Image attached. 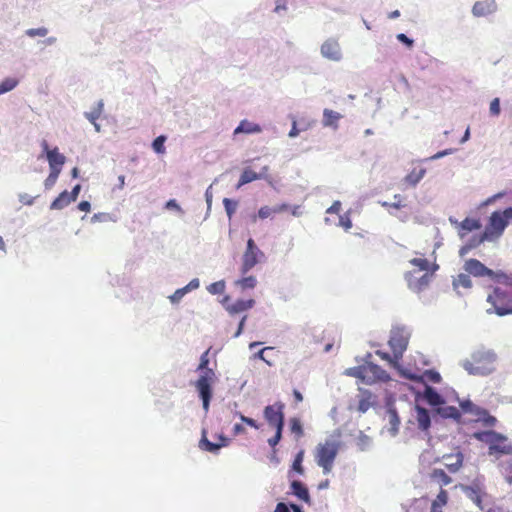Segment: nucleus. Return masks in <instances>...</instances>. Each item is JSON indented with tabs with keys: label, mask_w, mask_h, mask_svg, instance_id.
I'll use <instances>...</instances> for the list:
<instances>
[{
	"label": "nucleus",
	"mask_w": 512,
	"mask_h": 512,
	"mask_svg": "<svg viewBox=\"0 0 512 512\" xmlns=\"http://www.w3.org/2000/svg\"><path fill=\"white\" fill-rule=\"evenodd\" d=\"M498 356L492 349L479 348L472 352L470 359L461 362L469 375L488 376L496 371Z\"/></svg>",
	"instance_id": "obj_1"
},
{
	"label": "nucleus",
	"mask_w": 512,
	"mask_h": 512,
	"mask_svg": "<svg viewBox=\"0 0 512 512\" xmlns=\"http://www.w3.org/2000/svg\"><path fill=\"white\" fill-rule=\"evenodd\" d=\"M208 364V351H206L200 357L198 370L201 371L202 374L195 383V387L198 391L199 397L202 400V405L205 412H208L209 410L210 400L212 397L211 386L215 380V372L208 368Z\"/></svg>",
	"instance_id": "obj_2"
},
{
	"label": "nucleus",
	"mask_w": 512,
	"mask_h": 512,
	"mask_svg": "<svg viewBox=\"0 0 512 512\" xmlns=\"http://www.w3.org/2000/svg\"><path fill=\"white\" fill-rule=\"evenodd\" d=\"M340 445V441L329 438L316 446L314 457L317 465L322 468L323 474L327 475L332 471Z\"/></svg>",
	"instance_id": "obj_3"
},
{
	"label": "nucleus",
	"mask_w": 512,
	"mask_h": 512,
	"mask_svg": "<svg viewBox=\"0 0 512 512\" xmlns=\"http://www.w3.org/2000/svg\"><path fill=\"white\" fill-rule=\"evenodd\" d=\"M410 263L415 266L417 269L413 271H408L405 275L408 286L411 290L415 292H419L426 288L430 281V275L425 272L421 276L417 274L422 271H427L428 261L423 258H414L410 260Z\"/></svg>",
	"instance_id": "obj_4"
},
{
	"label": "nucleus",
	"mask_w": 512,
	"mask_h": 512,
	"mask_svg": "<svg viewBox=\"0 0 512 512\" xmlns=\"http://www.w3.org/2000/svg\"><path fill=\"white\" fill-rule=\"evenodd\" d=\"M507 225L508 221L505 218L503 212H493L490 216L489 224L486 226L484 234L480 239V242L498 238L501 236Z\"/></svg>",
	"instance_id": "obj_5"
},
{
	"label": "nucleus",
	"mask_w": 512,
	"mask_h": 512,
	"mask_svg": "<svg viewBox=\"0 0 512 512\" xmlns=\"http://www.w3.org/2000/svg\"><path fill=\"white\" fill-rule=\"evenodd\" d=\"M508 294L503 289L496 287L493 292L488 295L487 302L491 305L487 308L488 314L496 313L498 316H505L512 313V308L504 307L503 304L507 300Z\"/></svg>",
	"instance_id": "obj_6"
},
{
	"label": "nucleus",
	"mask_w": 512,
	"mask_h": 512,
	"mask_svg": "<svg viewBox=\"0 0 512 512\" xmlns=\"http://www.w3.org/2000/svg\"><path fill=\"white\" fill-rule=\"evenodd\" d=\"M409 337L410 333L405 327H396L392 329L389 345L393 351L395 360L402 357L407 348Z\"/></svg>",
	"instance_id": "obj_7"
},
{
	"label": "nucleus",
	"mask_w": 512,
	"mask_h": 512,
	"mask_svg": "<svg viewBox=\"0 0 512 512\" xmlns=\"http://www.w3.org/2000/svg\"><path fill=\"white\" fill-rule=\"evenodd\" d=\"M320 55L331 62H340L343 59V50L339 40L329 37L320 46Z\"/></svg>",
	"instance_id": "obj_8"
},
{
	"label": "nucleus",
	"mask_w": 512,
	"mask_h": 512,
	"mask_svg": "<svg viewBox=\"0 0 512 512\" xmlns=\"http://www.w3.org/2000/svg\"><path fill=\"white\" fill-rule=\"evenodd\" d=\"M284 404L277 402L273 405H268L264 409V417L269 425L280 429L284 427Z\"/></svg>",
	"instance_id": "obj_9"
},
{
	"label": "nucleus",
	"mask_w": 512,
	"mask_h": 512,
	"mask_svg": "<svg viewBox=\"0 0 512 512\" xmlns=\"http://www.w3.org/2000/svg\"><path fill=\"white\" fill-rule=\"evenodd\" d=\"M359 377H361L367 383L375 380L386 381L389 378L386 371L376 364H369L368 366L364 367L360 371Z\"/></svg>",
	"instance_id": "obj_10"
},
{
	"label": "nucleus",
	"mask_w": 512,
	"mask_h": 512,
	"mask_svg": "<svg viewBox=\"0 0 512 512\" xmlns=\"http://www.w3.org/2000/svg\"><path fill=\"white\" fill-rule=\"evenodd\" d=\"M265 254L261 250L245 251L242 256L240 271L242 274L249 272L255 265L264 261Z\"/></svg>",
	"instance_id": "obj_11"
},
{
	"label": "nucleus",
	"mask_w": 512,
	"mask_h": 512,
	"mask_svg": "<svg viewBox=\"0 0 512 512\" xmlns=\"http://www.w3.org/2000/svg\"><path fill=\"white\" fill-rule=\"evenodd\" d=\"M464 270L474 277H484L493 274V270L486 267L477 259H469L464 264Z\"/></svg>",
	"instance_id": "obj_12"
},
{
	"label": "nucleus",
	"mask_w": 512,
	"mask_h": 512,
	"mask_svg": "<svg viewBox=\"0 0 512 512\" xmlns=\"http://www.w3.org/2000/svg\"><path fill=\"white\" fill-rule=\"evenodd\" d=\"M385 419L388 421L391 436H396L399 431L400 426V418L398 416L397 410L395 409L392 402H387V411Z\"/></svg>",
	"instance_id": "obj_13"
},
{
	"label": "nucleus",
	"mask_w": 512,
	"mask_h": 512,
	"mask_svg": "<svg viewBox=\"0 0 512 512\" xmlns=\"http://www.w3.org/2000/svg\"><path fill=\"white\" fill-rule=\"evenodd\" d=\"M496 9L497 4L494 0H483L474 4L472 13L474 16L482 17L494 13Z\"/></svg>",
	"instance_id": "obj_14"
},
{
	"label": "nucleus",
	"mask_w": 512,
	"mask_h": 512,
	"mask_svg": "<svg viewBox=\"0 0 512 512\" xmlns=\"http://www.w3.org/2000/svg\"><path fill=\"white\" fill-rule=\"evenodd\" d=\"M474 437L477 440L488 444L489 447L494 443H500L506 440L505 436L492 430L476 432L474 433Z\"/></svg>",
	"instance_id": "obj_15"
},
{
	"label": "nucleus",
	"mask_w": 512,
	"mask_h": 512,
	"mask_svg": "<svg viewBox=\"0 0 512 512\" xmlns=\"http://www.w3.org/2000/svg\"><path fill=\"white\" fill-rule=\"evenodd\" d=\"M218 438L221 443L210 442L205 436V431H203L202 439L200 440V447L211 453H217L221 447L227 446L229 442V439L224 435H218Z\"/></svg>",
	"instance_id": "obj_16"
},
{
	"label": "nucleus",
	"mask_w": 512,
	"mask_h": 512,
	"mask_svg": "<svg viewBox=\"0 0 512 512\" xmlns=\"http://www.w3.org/2000/svg\"><path fill=\"white\" fill-rule=\"evenodd\" d=\"M358 400V411L367 412L376 402V397L368 390H360Z\"/></svg>",
	"instance_id": "obj_17"
},
{
	"label": "nucleus",
	"mask_w": 512,
	"mask_h": 512,
	"mask_svg": "<svg viewBox=\"0 0 512 512\" xmlns=\"http://www.w3.org/2000/svg\"><path fill=\"white\" fill-rule=\"evenodd\" d=\"M415 413V419L417 421L418 428L422 431H427L431 425V417L429 412L425 408L417 405L415 407Z\"/></svg>",
	"instance_id": "obj_18"
},
{
	"label": "nucleus",
	"mask_w": 512,
	"mask_h": 512,
	"mask_svg": "<svg viewBox=\"0 0 512 512\" xmlns=\"http://www.w3.org/2000/svg\"><path fill=\"white\" fill-rule=\"evenodd\" d=\"M342 118V115L336 111L325 108L323 110L322 125L324 127L332 128L333 130L338 129V121Z\"/></svg>",
	"instance_id": "obj_19"
},
{
	"label": "nucleus",
	"mask_w": 512,
	"mask_h": 512,
	"mask_svg": "<svg viewBox=\"0 0 512 512\" xmlns=\"http://www.w3.org/2000/svg\"><path fill=\"white\" fill-rule=\"evenodd\" d=\"M443 460L445 461L444 464L449 469V471L455 473L462 466L463 454L461 452L456 454H446L443 456Z\"/></svg>",
	"instance_id": "obj_20"
},
{
	"label": "nucleus",
	"mask_w": 512,
	"mask_h": 512,
	"mask_svg": "<svg viewBox=\"0 0 512 512\" xmlns=\"http://www.w3.org/2000/svg\"><path fill=\"white\" fill-rule=\"evenodd\" d=\"M262 132V128L259 124L250 122L248 120H242L239 125L235 128L234 134H259Z\"/></svg>",
	"instance_id": "obj_21"
},
{
	"label": "nucleus",
	"mask_w": 512,
	"mask_h": 512,
	"mask_svg": "<svg viewBox=\"0 0 512 512\" xmlns=\"http://www.w3.org/2000/svg\"><path fill=\"white\" fill-rule=\"evenodd\" d=\"M255 304L253 299L237 300L235 303L226 306V310L231 314H237L251 309Z\"/></svg>",
	"instance_id": "obj_22"
},
{
	"label": "nucleus",
	"mask_w": 512,
	"mask_h": 512,
	"mask_svg": "<svg viewBox=\"0 0 512 512\" xmlns=\"http://www.w3.org/2000/svg\"><path fill=\"white\" fill-rule=\"evenodd\" d=\"M258 179H267L264 174H257L249 168H245L240 176L237 188Z\"/></svg>",
	"instance_id": "obj_23"
},
{
	"label": "nucleus",
	"mask_w": 512,
	"mask_h": 512,
	"mask_svg": "<svg viewBox=\"0 0 512 512\" xmlns=\"http://www.w3.org/2000/svg\"><path fill=\"white\" fill-rule=\"evenodd\" d=\"M291 489L293 491V494L295 496H297L299 499H301L302 501H304L306 503H308L310 501L308 489L300 481H297V480L292 481Z\"/></svg>",
	"instance_id": "obj_24"
},
{
	"label": "nucleus",
	"mask_w": 512,
	"mask_h": 512,
	"mask_svg": "<svg viewBox=\"0 0 512 512\" xmlns=\"http://www.w3.org/2000/svg\"><path fill=\"white\" fill-rule=\"evenodd\" d=\"M463 491L465 495L472 500L480 509H483L481 506V490L478 485L466 486L463 487Z\"/></svg>",
	"instance_id": "obj_25"
},
{
	"label": "nucleus",
	"mask_w": 512,
	"mask_h": 512,
	"mask_svg": "<svg viewBox=\"0 0 512 512\" xmlns=\"http://www.w3.org/2000/svg\"><path fill=\"white\" fill-rule=\"evenodd\" d=\"M46 158L48 160L49 166H63L66 161V157L59 152L57 147L49 151Z\"/></svg>",
	"instance_id": "obj_26"
},
{
	"label": "nucleus",
	"mask_w": 512,
	"mask_h": 512,
	"mask_svg": "<svg viewBox=\"0 0 512 512\" xmlns=\"http://www.w3.org/2000/svg\"><path fill=\"white\" fill-rule=\"evenodd\" d=\"M72 201L69 192L63 191L60 195L51 203L50 209L61 210L69 205Z\"/></svg>",
	"instance_id": "obj_27"
},
{
	"label": "nucleus",
	"mask_w": 512,
	"mask_h": 512,
	"mask_svg": "<svg viewBox=\"0 0 512 512\" xmlns=\"http://www.w3.org/2000/svg\"><path fill=\"white\" fill-rule=\"evenodd\" d=\"M424 398L432 406H438L443 403L442 397L432 387H426L424 391Z\"/></svg>",
	"instance_id": "obj_28"
},
{
	"label": "nucleus",
	"mask_w": 512,
	"mask_h": 512,
	"mask_svg": "<svg viewBox=\"0 0 512 512\" xmlns=\"http://www.w3.org/2000/svg\"><path fill=\"white\" fill-rule=\"evenodd\" d=\"M103 109H104V102H103V100H99L97 102L96 106L91 111L84 112V117L90 123H94L95 121H97L100 118V116L103 112Z\"/></svg>",
	"instance_id": "obj_29"
},
{
	"label": "nucleus",
	"mask_w": 512,
	"mask_h": 512,
	"mask_svg": "<svg viewBox=\"0 0 512 512\" xmlns=\"http://www.w3.org/2000/svg\"><path fill=\"white\" fill-rule=\"evenodd\" d=\"M425 174V168H421L419 171L414 169L405 177V181L415 187L423 179Z\"/></svg>",
	"instance_id": "obj_30"
},
{
	"label": "nucleus",
	"mask_w": 512,
	"mask_h": 512,
	"mask_svg": "<svg viewBox=\"0 0 512 512\" xmlns=\"http://www.w3.org/2000/svg\"><path fill=\"white\" fill-rule=\"evenodd\" d=\"M437 413L440 414L444 418H453V419L460 418L459 410L453 406L440 407L437 409Z\"/></svg>",
	"instance_id": "obj_31"
},
{
	"label": "nucleus",
	"mask_w": 512,
	"mask_h": 512,
	"mask_svg": "<svg viewBox=\"0 0 512 512\" xmlns=\"http://www.w3.org/2000/svg\"><path fill=\"white\" fill-rule=\"evenodd\" d=\"M19 81L13 77H7L0 83V95L12 91Z\"/></svg>",
	"instance_id": "obj_32"
},
{
	"label": "nucleus",
	"mask_w": 512,
	"mask_h": 512,
	"mask_svg": "<svg viewBox=\"0 0 512 512\" xmlns=\"http://www.w3.org/2000/svg\"><path fill=\"white\" fill-rule=\"evenodd\" d=\"M256 284L257 280L254 276L244 277L235 281V285L240 287L242 290L253 289Z\"/></svg>",
	"instance_id": "obj_33"
},
{
	"label": "nucleus",
	"mask_w": 512,
	"mask_h": 512,
	"mask_svg": "<svg viewBox=\"0 0 512 512\" xmlns=\"http://www.w3.org/2000/svg\"><path fill=\"white\" fill-rule=\"evenodd\" d=\"M453 286H454V288H457L459 286H462L464 288H471L472 287V281L470 279L469 274H464V273L459 274L453 280Z\"/></svg>",
	"instance_id": "obj_34"
},
{
	"label": "nucleus",
	"mask_w": 512,
	"mask_h": 512,
	"mask_svg": "<svg viewBox=\"0 0 512 512\" xmlns=\"http://www.w3.org/2000/svg\"><path fill=\"white\" fill-rule=\"evenodd\" d=\"M478 421L483 422L485 426L492 427L496 424L497 420L494 416L489 415L488 412L484 409L479 410L477 413Z\"/></svg>",
	"instance_id": "obj_35"
},
{
	"label": "nucleus",
	"mask_w": 512,
	"mask_h": 512,
	"mask_svg": "<svg viewBox=\"0 0 512 512\" xmlns=\"http://www.w3.org/2000/svg\"><path fill=\"white\" fill-rule=\"evenodd\" d=\"M371 444H372V439L369 436L360 432V434L357 438V446L359 447V449L361 451H366L370 448Z\"/></svg>",
	"instance_id": "obj_36"
},
{
	"label": "nucleus",
	"mask_w": 512,
	"mask_h": 512,
	"mask_svg": "<svg viewBox=\"0 0 512 512\" xmlns=\"http://www.w3.org/2000/svg\"><path fill=\"white\" fill-rule=\"evenodd\" d=\"M223 205L226 211V214L229 219L232 218L233 214L236 212V209L238 207V203L236 201H233L229 198L223 199Z\"/></svg>",
	"instance_id": "obj_37"
},
{
	"label": "nucleus",
	"mask_w": 512,
	"mask_h": 512,
	"mask_svg": "<svg viewBox=\"0 0 512 512\" xmlns=\"http://www.w3.org/2000/svg\"><path fill=\"white\" fill-rule=\"evenodd\" d=\"M207 290L210 294H222L225 290V282L223 280L214 282L207 287Z\"/></svg>",
	"instance_id": "obj_38"
},
{
	"label": "nucleus",
	"mask_w": 512,
	"mask_h": 512,
	"mask_svg": "<svg viewBox=\"0 0 512 512\" xmlns=\"http://www.w3.org/2000/svg\"><path fill=\"white\" fill-rule=\"evenodd\" d=\"M273 214H274L273 207L263 206L259 209L258 215L257 216L254 215L252 217V221L255 222L257 217H259L260 219H266V218L271 217Z\"/></svg>",
	"instance_id": "obj_39"
},
{
	"label": "nucleus",
	"mask_w": 512,
	"mask_h": 512,
	"mask_svg": "<svg viewBox=\"0 0 512 512\" xmlns=\"http://www.w3.org/2000/svg\"><path fill=\"white\" fill-rule=\"evenodd\" d=\"M166 140V137L163 135L158 136L152 143V148L156 153H164L165 147L164 142Z\"/></svg>",
	"instance_id": "obj_40"
},
{
	"label": "nucleus",
	"mask_w": 512,
	"mask_h": 512,
	"mask_svg": "<svg viewBox=\"0 0 512 512\" xmlns=\"http://www.w3.org/2000/svg\"><path fill=\"white\" fill-rule=\"evenodd\" d=\"M26 35L29 37H45L48 34V29L45 27L30 28L26 30Z\"/></svg>",
	"instance_id": "obj_41"
},
{
	"label": "nucleus",
	"mask_w": 512,
	"mask_h": 512,
	"mask_svg": "<svg viewBox=\"0 0 512 512\" xmlns=\"http://www.w3.org/2000/svg\"><path fill=\"white\" fill-rule=\"evenodd\" d=\"M303 457H304V451H300L296 455V457L293 461V465H292L293 470H295L299 474H303V472H304V469L302 467Z\"/></svg>",
	"instance_id": "obj_42"
},
{
	"label": "nucleus",
	"mask_w": 512,
	"mask_h": 512,
	"mask_svg": "<svg viewBox=\"0 0 512 512\" xmlns=\"http://www.w3.org/2000/svg\"><path fill=\"white\" fill-rule=\"evenodd\" d=\"M480 227L478 221L466 218L461 223V228L466 231H473Z\"/></svg>",
	"instance_id": "obj_43"
},
{
	"label": "nucleus",
	"mask_w": 512,
	"mask_h": 512,
	"mask_svg": "<svg viewBox=\"0 0 512 512\" xmlns=\"http://www.w3.org/2000/svg\"><path fill=\"white\" fill-rule=\"evenodd\" d=\"M186 294L187 292L183 287L179 288L169 296V300L172 304H178Z\"/></svg>",
	"instance_id": "obj_44"
},
{
	"label": "nucleus",
	"mask_w": 512,
	"mask_h": 512,
	"mask_svg": "<svg viewBox=\"0 0 512 512\" xmlns=\"http://www.w3.org/2000/svg\"><path fill=\"white\" fill-rule=\"evenodd\" d=\"M460 406L461 408L465 411V412H470V413H473L475 415H477V413L479 412V410H481V408H479L478 406L474 405L471 401L469 400H466V401H463L460 403Z\"/></svg>",
	"instance_id": "obj_45"
},
{
	"label": "nucleus",
	"mask_w": 512,
	"mask_h": 512,
	"mask_svg": "<svg viewBox=\"0 0 512 512\" xmlns=\"http://www.w3.org/2000/svg\"><path fill=\"white\" fill-rule=\"evenodd\" d=\"M488 277H490L493 280H496L497 282L504 283V284H508V282H509L508 275L502 271H496V272L493 271V274L488 275Z\"/></svg>",
	"instance_id": "obj_46"
},
{
	"label": "nucleus",
	"mask_w": 512,
	"mask_h": 512,
	"mask_svg": "<svg viewBox=\"0 0 512 512\" xmlns=\"http://www.w3.org/2000/svg\"><path fill=\"white\" fill-rule=\"evenodd\" d=\"M212 199H213V193H212V185H210L205 192V200L207 204V211H206V217L209 216L211 207H212Z\"/></svg>",
	"instance_id": "obj_47"
},
{
	"label": "nucleus",
	"mask_w": 512,
	"mask_h": 512,
	"mask_svg": "<svg viewBox=\"0 0 512 512\" xmlns=\"http://www.w3.org/2000/svg\"><path fill=\"white\" fill-rule=\"evenodd\" d=\"M290 422H291V431L293 433L298 434L299 436H302L303 429H302L300 420L297 418H292Z\"/></svg>",
	"instance_id": "obj_48"
},
{
	"label": "nucleus",
	"mask_w": 512,
	"mask_h": 512,
	"mask_svg": "<svg viewBox=\"0 0 512 512\" xmlns=\"http://www.w3.org/2000/svg\"><path fill=\"white\" fill-rule=\"evenodd\" d=\"M310 126H311V125L309 124V125H307L306 127L302 128V129H299V128L297 127V121H296V120H293V121H292V127H291V130H290V131H289V133H288V136H289L290 138H296V137L300 134V132H301V131L306 130V129H307L308 127H310Z\"/></svg>",
	"instance_id": "obj_49"
},
{
	"label": "nucleus",
	"mask_w": 512,
	"mask_h": 512,
	"mask_svg": "<svg viewBox=\"0 0 512 512\" xmlns=\"http://www.w3.org/2000/svg\"><path fill=\"white\" fill-rule=\"evenodd\" d=\"M489 110H490L491 115H493V116H498L500 114L501 109H500L499 98H494L491 101Z\"/></svg>",
	"instance_id": "obj_50"
},
{
	"label": "nucleus",
	"mask_w": 512,
	"mask_h": 512,
	"mask_svg": "<svg viewBox=\"0 0 512 512\" xmlns=\"http://www.w3.org/2000/svg\"><path fill=\"white\" fill-rule=\"evenodd\" d=\"M396 38L398 41H400L401 43H403L404 45H406L408 48H412L413 45H414V40L409 38L407 35H405L404 33H399L396 35Z\"/></svg>",
	"instance_id": "obj_51"
},
{
	"label": "nucleus",
	"mask_w": 512,
	"mask_h": 512,
	"mask_svg": "<svg viewBox=\"0 0 512 512\" xmlns=\"http://www.w3.org/2000/svg\"><path fill=\"white\" fill-rule=\"evenodd\" d=\"M287 11V0H277L274 8V12L278 15Z\"/></svg>",
	"instance_id": "obj_52"
},
{
	"label": "nucleus",
	"mask_w": 512,
	"mask_h": 512,
	"mask_svg": "<svg viewBox=\"0 0 512 512\" xmlns=\"http://www.w3.org/2000/svg\"><path fill=\"white\" fill-rule=\"evenodd\" d=\"M435 477H438L444 485H448L451 482V478L443 470H434Z\"/></svg>",
	"instance_id": "obj_53"
},
{
	"label": "nucleus",
	"mask_w": 512,
	"mask_h": 512,
	"mask_svg": "<svg viewBox=\"0 0 512 512\" xmlns=\"http://www.w3.org/2000/svg\"><path fill=\"white\" fill-rule=\"evenodd\" d=\"M394 199L397 200V201L394 202L393 204H390L389 202H386V201L380 202V204L383 207H393V208H396V209L401 208L403 206L401 204V201H400L401 200V195L395 194L394 195Z\"/></svg>",
	"instance_id": "obj_54"
},
{
	"label": "nucleus",
	"mask_w": 512,
	"mask_h": 512,
	"mask_svg": "<svg viewBox=\"0 0 512 512\" xmlns=\"http://www.w3.org/2000/svg\"><path fill=\"white\" fill-rule=\"evenodd\" d=\"M110 215L107 214V213H97V214H94L92 217H91V222L92 223H96V222H105V221H108L110 220Z\"/></svg>",
	"instance_id": "obj_55"
},
{
	"label": "nucleus",
	"mask_w": 512,
	"mask_h": 512,
	"mask_svg": "<svg viewBox=\"0 0 512 512\" xmlns=\"http://www.w3.org/2000/svg\"><path fill=\"white\" fill-rule=\"evenodd\" d=\"M235 414H236V415H238V416H239V418H240V420H241L242 422L246 423L247 425H249V426H251V427H253V428H255V429H258V428H259L258 424L256 423V421H255L254 419L249 418V417H246V416H244L243 414L238 413V412H236Z\"/></svg>",
	"instance_id": "obj_56"
},
{
	"label": "nucleus",
	"mask_w": 512,
	"mask_h": 512,
	"mask_svg": "<svg viewBox=\"0 0 512 512\" xmlns=\"http://www.w3.org/2000/svg\"><path fill=\"white\" fill-rule=\"evenodd\" d=\"M200 286V281L198 278H194L192 279L186 286H184L183 288L185 289V291L187 293L193 291V290H196L198 289Z\"/></svg>",
	"instance_id": "obj_57"
},
{
	"label": "nucleus",
	"mask_w": 512,
	"mask_h": 512,
	"mask_svg": "<svg viewBox=\"0 0 512 512\" xmlns=\"http://www.w3.org/2000/svg\"><path fill=\"white\" fill-rule=\"evenodd\" d=\"M165 207L168 210H175L179 213H183L182 208L180 207V205L177 203V201L175 199H170L169 201H167Z\"/></svg>",
	"instance_id": "obj_58"
},
{
	"label": "nucleus",
	"mask_w": 512,
	"mask_h": 512,
	"mask_svg": "<svg viewBox=\"0 0 512 512\" xmlns=\"http://www.w3.org/2000/svg\"><path fill=\"white\" fill-rule=\"evenodd\" d=\"M339 225L347 231L352 227V222L347 215H342L339 218Z\"/></svg>",
	"instance_id": "obj_59"
},
{
	"label": "nucleus",
	"mask_w": 512,
	"mask_h": 512,
	"mask_svg": "<svg viewBox=\"0 0 512 512\" xmlns=\"http://www.w3.org/2000/svg\"><path fill=\"white\" fill-rule=\"evenodd\" d=\"M282 430L283 429H280V428L276 429L275 436L268 440V443L270 446L274 447L279 443V441L281 440V437H282Z\"/></svg>",
	"instance_id": "obj_60"
},
{
	"label": "nucleus",
	"mask_w": 512,
	"mask_h": 512,
	"mask_svg": "<svg viewBox=\"0 0 512 512\" xmlns=\"http://www.w3.org/2000/svg\"><path fill=\"white\" fill-rule=\"evenodd\" d=\"M503 449H506V446H500L498 445V443H494L493 445H491L489 447V455H494L496 453L498 454H504V452L502 451Z\"/></svg>",
	"instance_id": "obj_61"
},
{
	"label": "nucleus",
	"mask_w": 512,
	"mask_h": 512,
	"mask_svg": "<svg viewBox=\"0 0 512 512\" xmlns=\"http://www.w3.org/2000/svg\"><path fill=\"white\" fill-rule=\"evenodd\" d=\"M453 152H454L453 149H445V150L439 151L436 154H434L433 156H431L429 158V160H437V159H440V158H442L444 156L450 155Z\"/></svg>",
	"instance_id": "obj_62"
},
{
	"label": "nucleus",
	"mask_w": 512,
	"mask_h": 512,
	"mask_svg": "<svg viewBox=\"0 0 512 512\" xmlns=\"http://www.w3.org/2000/svg\"><path fill=\"white\" fill-rule=\"evenodd\" d=\"M341 209V202L340 201H335L327 210H326V213L328 214H334V213H338Z\"/></svg>",
	"instance_id": "obj_63"
},
{
	"label": "nucleus",
	"mask_w": 512,
	"mask_h": 512,
	"mask_svg": "<svg viewBox=\"0 0 512 512\" xmlns=\"http://www.w3.org/2000/svg\"><path fill=\"white\" fill-rule=\"evenodd\" d=\"M57 181L56 177H53L51 175H48V177L44 181V186L46 189H51Z\"/></svg>",
	"instance_id": "obj_64"
}]
</instances>
